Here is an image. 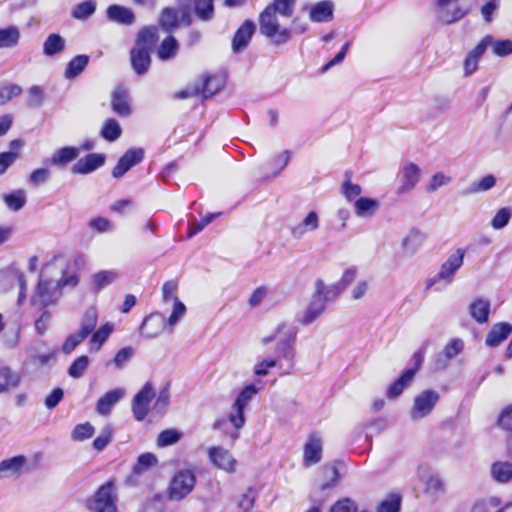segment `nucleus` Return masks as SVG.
Returning <instances> with one entry per match:
<instances>
[{
  "mask_svg": "<svg viewBox=\"0 0 512 512\" xmlns=\"http://www.w3.org/2000/svg\"><path fill=\"white\" fill-rule=\"evenodd\" d=\"M313 288L309 303L299 318L303 325H310L318 319L325 311L327 302L335 299L341 291L337 285H326L322 279L315 280Z\"/></svg>",
  "mask_w": 512,
  "mask_h": 512,
  "instance_id": "1",
  "label": "nucleus"
},
{
  "mask_svg": "<svg viewBox=\"0 0 512 512\" xmlns=\"http://www.w3.org/2000/svg\"><path fill=\"white\" fill-rule=\"evenodd\" d=\"M288 20H282L278 13L264 9L259 15V30L274 44L282 45L292 38V30L286 25Z\"/></svg>",
  "mask_w": 512,
  "mask_h": 512,
  "instance_id": "2",
  "label": "nucleus"
},
{
  "mask_svg": "<svg viewBox=\"0 0 512 512\" xmlns=\"http://www.w3.org/2000/svg\"><path fill=\"white\" fill-rule=\"evenodd\" d=\"M60 288L61 281L45 279L41 274L30 299L31 305L39 309H45L47 306L55 304L61 295Z\"/></svg>",
  "mask_w": 512,
  "mask_h": 512,
  "instance_id": "3",
  "label": "nucleus"
},
{
  "mask_svg": "<svg viewBox=\"0 0 512 512\" xmlns=\"http://www.w3.org/2000/svg\"><path fill=\"white\" fill-rule=\"evenodd\" d=\"M196 484V476L191 469L179 470L171 479L168 488V497L173 501H180L192 492Z\"/></svg>",
  "mask_w": 512,
  "mask_h": 512,
  "instance_id": "4",
  "label": "nucleus"
},
{
  "mask_svg": "<svg viewBox=\"0 0 512 512\" xmlns=\"http://www.w3.org/2000/svg\"><path fill=\"white\" fill-rule=\"evenodd\" d=\"M162 303L171 305L172 311L167 319L170 327L175 326L185 315L186 306L178 299V283L174 280L167 281L162 286Z\"/></svg>",
  "mask_w": 512,
  "mask_h": 512,
  "instance_id": "5",
  "label": "nucleus"
},
{
  "mask_svg": "<svg viewBox=\"0 0 512 512\" xmlns=\"http://www.w3.org/2000/svg\"><path fill=\"white\" fill-rule=\"evenodd\" d=\"M440 395L434 390H424L419 393L413 400L410 410V417L413 421H419L431 414Z\"/></svg>",
  "mask_w": 512,
  "mask_h": 512,
  "instance_id": "6",
  "label": "nucleus"
},
{
  "mask_svg": "<svg viewBox=\"0 0 512 512\" xmlns=\"http://www.w3.org/2000/svg\"><path fill=\"white\" fill-rule=\"evenodd\" d=\"M417 477L424 485V494L432 500L438 499L445 492V484L437 472L428 466H419Z\"/></svg>",
  "mask_w": 512,
  "mask_h": 512,
  "instance_id": "7",
  "label": "nucleus"
},
{
  "mask_svg": "<svg viewBox=\"0 0 512 512\" xmlns=\"http://www.w3.org/2000/svg\"><path fill=\"white\" fill-rule=\"evenodd\" d=\"M92 512H116L115 496L113 495V484L107 482L96 492L89 504Z\"/></svg>",
  "mask_w": 512,
  "mask_h": 512,
  "instance_id": "8",
  "label": "nucleus"
},
{
  "mask_svg": "<svg viewBox=\"0 0 512 512\" xmlns=\"http://www.w3.org/2000/svg\"><path fill=\"white\" fill-rule=\"evenodd\" d=\"M464 256L465 250L462 248H458L441 265L436 278L433 279L429 285H432L436 281H445L446 283H451L453 281L455 273L463 265Z\"/></svg>",
  "mask_w": 512,
  "mask_h": 512,
  "instance_id": "9",
  "label": "nucleus"
},
{
  "mask_svg": "<svg viewBox=\"0 0 512 512\" xmlns=\"http://www.w3.org/2000/svg\"><path fill=\"white\" fill-rule=\"evenodd\" d=\"M210 462L220 470L227 473L236 471L237 460L232 453L222 446H212L207 451Z\"/></svg>",
  "mask_w": 512,
  "mask_h": 512,
  "instance_id": "10",
  "label": "nucleus"
},
{
  "mask_svg": "<svg viewBox=\"0 0 512 512\" xmlns=\"http://www.w3.org/2000/svg\"><path fill=\"white\" fill-rule=\"evenodd\" d=\"M155 396L154 388L147 382L132 400V412L137 421H142L149 412V405Z\"/></svg>",
  "mask_w": 512,
  "mask_h": 512,
  "instance_id": "11",
  "label": "nucleus"
},
{
  "mask_svg": "<svg viewBox=\"0 0 512 512\" xmlns=\"http://www.w3.org/2000/svg\"><path fill=\"white\" fill-rule=\"evenodd\" d=\"M421 169L416 164L406 163L399 171V187L397 194L405 195L410 193L417 185L420 179Z\"/></svg>",
  "mask_w": 512,
  "mask_h": 512,
  "instance_id": "12",
  "label": "nucleus"
},
{
  "mask_svg": "<svg viewBox=\"0 0 512 512\" xmlns=\"http://www.w3.org/2000/svg\"><path fill=\"white\" fill-rule=\"evenodd\" d=\"M458 0H436L438 18L445 24H451L463 18L467 12V8L457 5Z\"/></svg>",
  "mask_w": 512,
  "mask_h": 512,
  "instance_id": "13",
  "label": "nucleus"
},
{
  "mask_svg": "<svg viewBox=\"0 0 512 512\" xmlns=\"http://www.w3.org/2000/svg\"><path fill=\"white\" fill-rule=\"evenodd\" d=\"M320 227V217L316 211H309L303 219L290 228L294 239H302L306 234L313 233Z\"/></svg>",
  "mask_w": 512,
  "mask_h": 512,
  "instance_id": "14",
  "label": "nucleus"
},
{
  "mask_svg": "<svg viewBox=\"0 0 512 512\" xmlns=\"http://www.w3.org/2000/svg\"><path fill=\"white\" fill-rule=\"evenodd\" d=\"M144 157V151L141 148H133L127 150L119 159L118 163L112 171L114 178H121L133 166L140 163Z\"/></svg>",
  "mask_w": 512,
  "mask_h": 512,
  "instance_id": "15",
  "label": "nucleus"
},
{
  "mask_svg": "<svg viewBox=\"0 0 512 512\" xmlns=\"http://www.w3.org/2000/svg\"><path fill=\"white\" fill-rule=\"evenodd\" d=\"M166 324L168 323L162 314H150L143 320L140 333L146 338H155L164 331Z\"/></svg>",
  "mask_w": 512,
  "mask_h": 512,
  "instance_id": "16",
  "label": "nucleus"
},
{
  "mask_svg": "<svg viewBox=\"0 0 512 512\" xmlns=\"http://www.w3.org/2000/svg\"><path fill=\"white\" fill-rule=\"evenodd\" d=\"M106 17L112 22L125 26H131L136 20V15L131 8L119 4L110 5L106 9Z\"/></svg>",
  "mask_w": 512,
  "mask_h": 512,
  "instance_id": "17",
  "label": "nucleus"
},
{
  "mask_svg": "<svg viewBox=\"0 0 512 512\" xmlns=\"http://www.w3.org/2000/svg\"><path fill=\"white\" fill-rule=\"evenodd\" d=\"M105 163V156L103 154L92 153L79 159L72 167L74 174H89Z\"/></svg>",
  "mask_w": 512,
  "mask_h": 512,
  "instance_id": "18",
  "label": "nucleus"
},
{
  "mask_svg": "<svg viewBox=\"0 0 512 512\" xmlns=\"http://www.w3.org/2000/svg\"><path fill=\"white\" fill-rule=\"evenodd\" d=\"M254 32L255 24L250 20L244 21V23L238 28L233 37V51L235 53H239L240 51L244 50L250 42Z\"/></svg>",
  "mask_w": 512,
  "mask_h": 512,
  "instance_id": "19",
  "label": "nucleus"
},
{
  "mask_svg": "<svg viewBox=\"0 0 512 512\" xmlns=\"http://www.w3.org/2000/svg\"><path fill=\"white\" fill-rule=\"evenodd\" d=\"M125 396L123 388H116L105 393L96 404V412L99 415L106 416L110 414L112 408Z\"/></svg>",
  "mask_w": 512,
  "mask_h": 512,
  "instance_id": "20",
  "label": "nucleus"
},
{
  "mask_svg": "<svg viewBox=\"0 0 512 512\" xmlns=\"http://www.w3.org/2000/svg\"><path fill=\"white\" fill-rule=\"evenodd\" d=\"M322 457V440L319 436L311 435L304 445L303 459L306 466L318 463Z\"/></svg>",
  "mask_w": 512,
  "mask_h": 512,
  "instance_id": "21",
  "label": "nucleus"
},
{
  "mask_svg": "<svg viewBox=\"0 0 512 512\" xmlns=\"http://www.w3.org/2000/svg\"><path fill=\"white\" fill-rule=\"evenodd\" d=\"M464 343L461 339L451 340L443 349L441 353L437 355L435 360L436 369H444L447 367L450 360L455 358L463 350Z\"/></svg>",
  "mask_w": 512,
  "mask_h": 512,
  "instance_id": "22",
  "label": "nucleus"
},
{
  "mask_svg": "<svg viewBox=\"0 0 512 512\" xmlns=\"http://www.w3.org/2000/svg\"><path fill=\"white\" fill-rule=\"evenodd\" d=\"M150 53L147 49L137 47L130 51L131 65L136 74L143 75L148 71L151 64Z\"/></svg>",
  "mask_w": 512,
  "mask_h": 512,
  "instance_id": "23",
  "label": "nucleus"
},
{
  "mask_svg": "<svg viewBox=\"0 0 512 512\" xmlns=\"http://www.w3.org/2000/svg\"><path fill=\"white\" fill-rule=\"evenodd\" d=\"M426 240V235L418 229H411L402 239L401 247L405 254H415Z\"/></svg>",
  "mask_w": 512,
  "mask_h": 512,
  "instance_id": "24",
  "label": "nucleus"
},
{
  "mask_svg": "<svg viewBox=\"0 0 512 512\" xmlns=\"http://www.w3.org/2000/svg\"><path fill=\"white\" fill-rule=\"evenodd\" d=\"M512 332V326L508 323L495 324L487 334L485 343L487 346L496 347L503 342Z\"/></svg>",
  "mask_w": 512,
  "mask_h": 512,
  "instance_id": "25",
  "label": "nucleus"
},
{
  "mask_svg": "<svg viewBox=\"0 0 512 512\" xmlns=\"http://www.w3.org/2000/svg\"><path fill=\"white\" fill-rule=\"evenodd\" d=\"M111 106L113 111L121 117H127L131 114L129 97L123 89H116L112 93Z\"/></svg>",
  "mask_w": 512,
  "mask_h": 512,
  "instance_id": "26",
  "label": "nucleus"
},
{
  "mask_svg": "<svg viewBox=\"0 0 512 512\" xmlns=\"http://www.w3.org/2000/svg\"><path fill=\"white\" fill-rule=\"evenodd\" d=\"M158 40V29L155 26H147L141 29L136 38L137 48H144L148 51H152Z\"/></svg>",
  "mask_w": 512,
  "mask_h": 512,
  "instance_id": "27",
  "label": "nucleus"
},
{
  "mask_svg": "<svg viewBox=\"0 0 512 512\" xmlns=\"http://www.w3.org/2000/svg\"><path fill=\"white\" fill-rule=\"evenodd\" d=\"M114 326L112 323L107 322L104 325L100 326L97 330H94L91 334L90 338V352H97L101 349L102 345L109 338L110 334L113 332Z\"/></svg>",
  "mask_w": 512,
  "mask_h": 512,
  "instance_id": "28",
  "label": "nucleus"
},
{
  "mask_svg": "<svg viewBox=\"0 0 512 512\" xmlns=\"http://www.w3.org/2000/svg\"><path fill=\"white\" fill-rule=\"evenodd\" d=\"M310 19L313 22H328L333 18V3L329 0L320 1L311 9Z\"/></svg>",
  "mask_w": 512,
  "mask_h": 512,
  "instance_id": "29",
  "label": "nucleus"
},
{
  "mask_svg": "<svg viewBox=\"0 0 512 512\" xmlns=\"http://www.w3.org/2000/svg\"><path fill=\"white\" fill-rule=\"evenodd\" d=\"M297 0H273L265 9L279 14L282 20H289L293 17Z\"/></svg>",
  "mask_w": 512,
  "mask_h": 512,
  "instance_id": "30",
  "label": "nucleus"
},
{
  "mask_svg": "<svg viewBox=\"0 0 512 512\" xmlns=\"http://www.w3.org/2000/svg\"><path fill=\"white\" fill-rule=\"evenodd\" d=\"M98 322V312L95 307H89L81 317L79 330L83 337L87 338L95 330Z\"/></svg>",
  "mask_w": 512,
  "mask_h": 512,
  "instance_id": "31",
  "label": "nucleus"
},
{
  "mask_svg": "<svg viewBox=\"0 0 512 512\" xmlns=\"http://www.w3.org/2000/svg\"><path fill=\"white\" fill-rule=\"evenodd\" d=\"M26 462L24 456H15L13 458L0 462V478H7L17 475Z\"/></svg>",
  "mask_w": 512,
  "mask_h": 512,
  "instance_id": "32",
  "label": "nucleus"
},
{
  "mask_svg": "<svg viewBox=\"0 0 512 512\" xmlns=\"http://www.w3.org/2000/svg\"><path fill=\"white\" fill-rule=\"evenodd\" d=\"M491 476L498 483L512 480V464L508 461H497L491 466Z\"/></svg>",
  "mask_w": 512,
  "mask_h": 512,
  "instance_id": "33",
  "label": "nucleus"
},
{
  "mask_svg": "<svg viewBox=\"0 0 512 512\" xmlns=\"http://www.w3.org/2000/svg\"><path fill=\"white\" fill-rule=\"evenodd\" d=\"M89 63L87 55H77L72 58L66 66L64 77L68 80L74 79L79 76Z\"/></svg>",
  "mask_w": 512,
  "mask_h": 512,
  "instance_id": "34",
  "label": "nucleus"
},
{
  "mask_svg": "<svg viewBox=\"0 0 512 512\" xmlns=\"http://www.w3.org/2000/svg\"><path fill=\"white\" fill-rule=\"evenodd\" d=\"M79 155V150L75 147H64L57 150L52 157L49 159V163L54 166H64Z\"/></svg>",
  "mask_w": 512,
  "mask_h": 512,
  "instance_id": "35",
  "label": "nucleus"
},
{
  "mask_svg": "<svg viewBox=\"0 0 512 512\" xmlns=\"http://www.w3.org/2000/svg\"><path fill=\"white\" fill-rule=\"evenodd\" d=\"M21 382L19 373L9 367L0 368V394L5 393L9 386L17 387Z\"/></svg>",
  "mask_w": 512,
  "mask_h": 512,
  "instance_id": "36",
  "label": "nucleus"
},
{
  "mask_svg": "<svg viewBox=\"0 0 512 512\" xmlns=\"http://www.w3.org/2000/svg\"><path fill=\"white\" fill-rule=\"evenodd\" d=\"M416 374V369H408L406 370L393 384L390 385L388 389L389 397H397L399 396L404 388L408 386L413 380Z\"/></svg>",
  "mask_w": 512,
  "mask_h": 512,
  "instance_id": "37",
  "label": "nucleus"
},
{
  "mask_svg": "<svg viewBox=\"0 0 512 512\" xmlns=\"http://www.w3.org/2000/svg\"><path fill=\"white\" fill-rule=\"evenodd\" d=\"M490 312V303L487 300L478 299L470 305V315L478 323H486Z\"/></svg>",
  "mask_w": 512,
  "mask_h": 512,
  "instance_id": "38",
  "label": "nucleus"
},
{
  "mask_svg": "<svg viewBox=\"0 0 512 512\" xmlns=\"http://www.w3.org/2000/svg\"><path fill=\"white\" fill-rule=\"evenodd\" d=\"M354 206L355 214L358 217H369L376 212V210L379 207V203L375 199L361 197L358 200H356Z\"/></svg>",
  "mask_w": 512,
  "mask_h": 512,
  "instance_id": "39",
  "label": "nucleus"
},
{
  "mask_svg": "<svg viewBox=\"0 0 512 512\" xmlns=\"http://www.w3.org/2000/svg\"><path fill=\"white\" fill-rule=\"evenodd\" d=\"M65 48V40L59 34H50L43 44V53L46 56H54Z\"/></svg>",
  "mask_w": 512,
  "mask_h": 512,
  "instance_id": "40",
  "label": "nucleus"
},
{
  "mask_svg": "<svg viewBox=\"0 0 512 512\" xmlns=\"http://www.w3.org/2000/svg\"><path fill=\"white\" fill-rule=\"evenodd\" d=\"M3 201L11 211H19L26 203V194L24 190L19 189L12 193L3 195Z\"/></svg>",
  "mask_w": 512,
  "mask_h": 512,
  "instance_id": "41",
  "label": "nucleus"
},
{
  "mask_svg": "<svg viewBox=\"0 0 512 512\" xmlns=\"http://www.w3.org/2000/svg\"><path fill=\"white\" fill-rule=\"evenodd\" d=\"M160 25L165 31L176 28L179 22V11L176 8H164L160 15Z\"/></svg>",
  "mask_w": 512,
  "mask_h": 512,
  "instance_id": "42",
  "label": "nucleus"
},
{
  "mask_svg": "<svg viewBox=\"0 0 512 512\" xmlns=\"http://www.w3.org/2000/svg\"><path fill=\"white\" fill-rule=\"evenodd\" d=\"M20 31L15 26L0 29V48H10L18 44Z\"/></svg>",
  "mask_w": 512,
  "mask_h": 512,
  "instance_id": "43",
  "label": "nucleus"
},
{
  "mask_svg": "<svg viewBox=\"0 0 512 512\" xmlns=\"http://www.w3.org/2000/svg\"><path fill=\"white\" fill-rule=\"evenodd\" d=\"M496 184V178L493 175L483 177L479 182L473 183L471 186L461 192L463 196L474 193L485 192L493 188Z\"/></svg>",
  "mask_w": 512,
  "mask_h": 512,
  "instance_id": "44",
  "label": "nucleus"
},
{
  "mask_svg": "<svg viewBox=\"0 0 512 512\" xmlns=\"http://www.w3.org/2000/svg\"><path fill=\"white\" fill-rule=\"evenodd\" d=\"M224 85V79L218 76L206 77L203 81L200 92L205 98L213 96Z\"/></svg>",
  "mask_w": 512,
  "mask_h": 512,
  "instance_id": "45",
  "label": "nucleus"
},
{
  "mask_svg": "<svg viewBox=\"0 0 512 512\" xmlns=\"http://www.w3.org/2000/svg\"><path fill=\"white\" fill-rule=\"evenodd\" d=\"M121 133L122 129L119 123L113 118L107 119L101 129V136L110 142L117 140Z\"/></svg>",
  "mask_w": 512,
  "mask_h": 512,
  "instance_id": "46",
  "label": "nucleus"
},
{
  "mask_svg": "<svg viewBox=\"0 0 512 512\" xmlns=\"http://www.w3.org/2000/svg\"><path fill=\"white\" fill-rule=\"evenodd\" d=\"M96 10V2L87 0L77 4L72 10V17L78 20H85L94 14Z\"/></svg>",
  "mask_w": 512,
  "mask_h": 512,
  "instance_id": "47",
  "label": "nucleus"
},
{
  "mask_svg": "<svg viewBox=\"0 0 512 512\" xmlns=\"http://www.w3.org/2000/svg\"><path fill=\"white\" fill-rule=\"evenodd\" d=\"M178 42L173 36L164 39L158 49V57L161 60H167L176 54Z\"/></svg>",
  "mask_w": 512,
  "mask_h": 512,
  "instance_id": "48",
  "label": "nucleus"
},
{
  "mask_svg": "<svg viewBox=\"0 0 512 512\" xmlns=\"http://www.w3.org/2000/svg\"><path fill=\"white\" fill-rule=\"evenodd\" d=\"M45 100L44 90L38 86L33 85L28 90L26 105L30 108H40Z\"/></svg>",
  "mask_w": 512,
  "mask_h": 512,
  "instance_id": "49",
  "label": "nucleus"
},
{
  "mask_svg": "<svg viewBox=\"0 0 512 512\" xmlns=\"http://www.w3.org/2000/svg\"><path fill=\"white\" fill-rule=\"evenodd\" d=\"M500 504L501 500L496 496L478 499L472 504L469 512H489L490 508H497Z\"/></svg>",
  "mask_w": 512,
  "mask_h": 512,
  "instance_id": "50",
  "label": "nucleus"
},
{
  "mask_svg": "<svg viewBox=\"0 0 512 512\" xmlns=\"http://www.w3.org/2000/svg\"><path fill=\"white\" fill-rule=\"evenodd\" d=\"M195 13L203 21L212 19L214 14L213 0H195Z\"/></svg>",
  "mask_w": 512,
  "mask_h": 512,
  "instance_id": "51",
  "label": "nucleus"
},
{
  "mask_svg": "<svg viewBox=\"0 0 512 512\" xmlns=\"http://www.w3.org/2000/svg\"><path fill=\"white\" fill-rule=\"evenodd\" d=\"M116 274L112 271H101L96 273L92 278V284L96 291L101 290L107 285L114 282Z\"/></svg>",
  "mask_w": 512,
  "mask_h": 512,
  "instance_id": "52",
  "label": "nucleus"
},
{
  "mask_svg": "<svg viewBox=\"0 0 512 512\" xmlns=\"http://www.w3.org/2000/svg\"><path fill=\"white\" fill-rule=\"evenodd\" d=\"M181 438V433L176 429H167L162 431L157 438L159 447H166L177 443Z\"/></svg>",
  "mask_w": 512,
  "mask_h": 512,
  "instance_id": "53",
  "label": "nucleus"
},
{
  "mask_svg": "<svg viewBox=\"0 0 512 512\" xmlns=\"http://www.w3.org/2000/svg\"><path fill=\"white\" fill-rule=\"evenodd\" d=\"M157 458L152 453H144L138 457L137 463L135 464L133 471L136 474H140L146 471L148 468L156 465Z\"/></svg>",
  "mask_w": 512,
  "mask_h": 512,
  "instance_id": "54",
  "label": "nucleus"
},
{
  "mask_svg": "<svg viewBox=\"0 0 512 512\" xmlns=\"http://www.w3.org/2000/svg\"><path fill=\"white\" fill-rule=\"evenodd\" d=\"M89 364V358L85 355L78 357L69 367L68 374L72 378H80Z\"/></svg>",
  "mask_w": 512,
  "mask_h": 512,
  "instance_id": "55",
  "label": "nucleus"
},
{
  "mask_svg": "<svg viewBox=\"0 0 512 512\" xmlns=\"http://www.w3.org/2000/svg\"><path fill=\"white\" fill-rule=\"evenodd\" d=\"M259 388L254 384L247 385L237 396L235 403L239 406L246 408L252 398L258 394Z\"/></svg>",
  "mask_w": 512,
  "mask_h": 512,
  "instance_id": "56",
  "label": "nucleus"
},
{
  "mask_svg": "<svg viewBox=\"0 0 512 512\" xmlns=\"http://www.w3.org/2000/svg\"><path fill=\"white\" fill-rule=\"evenodd\" d=\"M94 434V427L86 422L84 424H78L72 431L71 437L75 441H83L89 439Z\"/></svg>",
  "mask_w": 512,
  "mask_h": 512,
  "instance_id": "57",
  "label": "nucleus"
},
{
  "mask_svg": "<svg viewBox=\"0 0 512 512\" xmlns=\"http://www.w3.org/2000/svg\"><path fill=\"white\" fill-rule=\"evenodd\" d=\"M244 410V407L239 406L234 402L232 410L229 414L228 419L233 427L237 430L241 429L245 424Z\"/></svg>",
  "mask_w": 512,
  "mask_h": 512,
  "instance_id": "58",
  "label": "nucleus"
},
{
  "mask_svg": "<svg viewBox=\"0 0 512 512\" xmlns=\"http://www.w3.org/2000/svg\"><path fill=\"white\" fill-rule=\"evenodd\" d=\"M112 434L113 428L110 425L105 426L93 441V447L97 451H102L110 443Z\"/></svg>",
  "mask_w": 512,
  "mask_h": 512,
  "instance_id": "59",
  "label": "nucleus"
},
{
  "mask_svg": "<svg viewBox=\"0 0 512 512\" xmlns=\"http://www.w3.org/2000/svg\"><path fill=\"white\" fill-rule=\"evenodd\" d=\"M22 88L20 85L11 84L0 89V106L5 105L12 98L20 95Z\"/></svg>",
  "mask_w": 512,
  "mask_h": 512,
  "instance_id": "60",
  "label": "nucleus"
},
{
  "mask_svg": "<svg viewBox=\"0 0 512 512\" xmlns=\"http://www.w3.org/2000/svg\"><path fill=\"white\" fill-rule=\"evenodd\" d=\"M511 210L509 208H501L500 210L497 211V213L495 214V216L493 217L492 221H491V225L494 229H502L504 228L510 218H511Z\"/></svg>",
  "mask_w": 512,
  "mask_h": 512,
  "instance_id": "61",
  "label": "nucleus"
},
{
  "mask_svg": "<svg viewBox=\"0 0 512 512\" xmlns=\"http://www.w3.org/2000/svg\"><path fill=\"white\" fill-rule=\"evenodd\" d=\"M400 510V497L392 495L381 502L376 512H399Z\"/></svg>",
  "mask_w": 512,
  "mask_h": 512,
  "instance_id": "62",
  "label": "nucleus"
},
{
  "mask_svg": "<svg viewBox=\"0 0 512 512\" xmlns=\"http://www.w3.org/2000/svg\"><path fill=\"white\" fill-rule=\"evenodd\" d=\"M86 338L83 337L80 333L75 332L70 334L64 341L62 345V351L65 354H70L80 343H82Z\"/></svg>",
  "mask_w": 512,
  "mask_h": 512,
  "instance_id": "63",
  "label": "nucleus"
},
{
  "mask_svg": "<svg viewBox=\"0 0 512 512\" xmlns=\"http://www.w3.org/2000/svg\"><path fill=\"white\" fill-rule=\"evenodd\" d=\"M331 512H356V504L353 500L344 498L332 505Z\"/></svg>",
  "mask_w": 512,
  "mask_h": 512,
  "instance_id": "64",
  "label": "nucleus"
}]
</instances>
